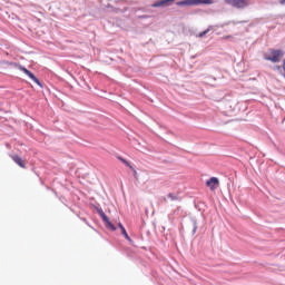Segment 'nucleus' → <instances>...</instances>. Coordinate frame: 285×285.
I'll return each instance as SVG.
<instances>
[{
    "label": "nucleus",
    "instance_id": "20e7f679",
    "mask_svg": "<svg viewBox=\"0 0 285 285\" xmlns=\"http://www.w3.org/2000/svg\"><path fill=\"white\" fill-rule=\"evenodd\" d=\"M13 66L16 68H18V70H21V72H23L24 75H27V77H29L30 79H32V81H35V83H37V86H39L40 88H43V85H41V81H39L36 77L35 73H32L30 70L26 69V67L19 65V63H13Z\"/></svg>",
    "mask_w": 285,
    "mask_h": 285
},
{
    "label": "nucleus",
    "instance_id": "ddd939ff",
    "mask_svg": "<svg viewBox=\"0 0 285 285\" xmlns=\"http://www.w3.org/2000/svg\"><path fill=\"white\" fill-rule=\"evenodd\" d=\"M118 228H120V230H121V229L125 228V227H124V225H122L121 223H119V224H118Z\"/></svg>",
    "mask_w": 285,
    "mask_h": 285
},
{
    "label": "nucleus",
    "instance_id": "39448f33",
    "mask_svg": "<svg viewBox=\"0 0 285 285\" xmlns=\"http://www.w3.org/2000/svg\"><path fill=\"white\" fill-rule=\"evenodd\" d=\"M206 186L210 188L212 191H215L219 188V179L217 177H212L206 181Z\"/></svg>",
    "mask_w": 285,
    "mask_h": 285
},
{
    "label": "nucleus",
    "instance_id": "6e6552de",
    "mask_svg": "<svg viewBox=\"0 0 285 285\" xmlns=\"http://www.w3.org/2000/svg\"><path fill=\"white\" fill-rule=\"evenodd\" d=\"M101 218L106 223V225L110 228V230H117V227L112 225V223L110 222V218H108L106 214H101Z\"/></svg>",
    "mask_w": 285,
    "mask_h": 285
},
{
    "label": "nucleus",
    "instance_id": "9d476101",
    "mask_svg": "<svg viewBox=\"0 0 285 285\" xmlns=\"http://www.w3.org/2000/svg\"><path fill=\"white\" fill-rule=\"evenodd\" d=\"M167 197H168V199H170L171 202H177V200L179 199V197L176 196V195L173 194V193H169V194L167 195Z\"/></svg>",
    "mask_w": 285,
    "mask_h": 285
},
{
    "label": "nucleus",
    "instance_id": "1a4fd4ad",
    "mask_svg": "<svg viewBox=\"0 0 285 285\" xmlns=\"http://www.w3.org/2000/svg\"><path fill=\"white\" fill-rule=\"evenodd\" d=\"M121 163L125 164V166H127L128 168H130V170H132L135 173V175H137V170H135V167H132L130 165V163H128V160L124 159V158H119Z\"/></svg>",
    "mask_w": 285,
    "mask_h": 285
},
{
    "label": "nucleus",
    "instance_id": "4468645a",
    "mask_svg": "<svg viewBox=\"0 0 285 285\" xmlns=\"http://www.w3.org/2000/svg\"><path fill=\"white\" fill-rule=\"evenodd\" d=\"M118 228H120V230H121V229L125 228V227H124V225H122L121 223H119V224H118Z\"/></svg>",
    "mask_w": 285,
    "mask_h": 285
},
{
    "label": "nucleus",
    "instance_id": "f03ea898",
    "mask_svg": "<svg viewBox=\"0 0 285 285\" xmlns=\"http://www.w3.org/2000/svg\"><path fill=\"white\" fill-rule=\"evenodd\" d=\"M202 3L205 6H210L213 4V0H184L177 2V6H200Z\"/></svg>",
    "mask_w": 285,
    "mask_h": 285
},
{
    "label": "nucleus",
    "instance_id": "f8f14e48",
    "mask_svg": "<svg viewBox=\"0 0 285 285\" xmlns=\"http://www.w3.org/2000/svg\"><path fill=\"white\" fill-rule=\"evenodd\" d=\"M212 30H213V27H209V28L206 29L205 31L198 33V37H199L200 39L204 38V37H206V33H208V32L212 31Z\"/></svg>",
    "mask_w": 285,
    "mask_h": 285
},
{
    "label": "nucleus",
    "instance_id": "7ed1b4c3",
    "mask_svg": "<svg viewBox=\"0 0 285 285\" xmlns=\"http://www.w3.org/2000/svg\"><path fill=\"white\" fill-rule=\"evenodd\" d=\"M225 3L232 6L233 8L244 9L250 6V0H224Z\"/></svg>",
    "mask_w": 285,
    "mask_h": 285
},
{
    "label": "nucleus",
    "instance_id": "2eb2a0df",
    "mask_svg": "<svg viewBox=\"0 0 285 285\" xmlns=\"http://www.w3.org/2000/svg\"><path fill=\"white\" fill-rule=\"evenodd\" d=\"M163 202H168V199L166 197L163 198Z\"/></svg>",
    "mask_w": 285,
    "mask_h": 285
},
{
    "label": "nucleus",
    "instance_id": "9b49d317",
    "mask_svg": "<svg viewBox=\"0 0 285 285\" xmlns=\"http://www.w3.org/2000/svg\"><path fill=\"white\" fill-rule=\"evenodd\" d=\"M121 230V235L128 240L131 242L130 236L128 235V232H126V227H124Z\"/></svg>",
    "mask_w": 285,
    "mask_h": 285
},
{
    "label": "nucleus",
    "instance_id": "dca6fc26",
    "mask_svg": "<svg viewBox=\"0 0 285 285\" xmlns=\"http://www.w3.org/2000/svg\"><path fill=\"white\" fill-rule=\"evenodd\" d=\"M281 3L284 4V3H285V0H281Z\"/></svg>",
    "mask_w": 285,
    "mask_h": 285
},
{
    "label": "nucleus",
    "instance_id": "423d86ee",
    "mask_svg": "<svg viewBox=\"0 0 285 285\" xmlns=\"http://www.w3.org/2000/svg\"><path fill=\"white\" fill-rule=\"evenodd\" d=\"M175 0H158L154 4H151V8H166V6H170Z\"/></svg>",
    "mask_w": 285,
    "mask_h": 285
},
{
    "label": "nucleus",
    "instance_id": "0eeeda50",
    "mask_svg": "<svg viewBox=\"0 0 285 285\" xmlns=\"http://www.w3.org/2000/svg\"><path fill=\"white\" fill-rule=\"evenodd\" d=\"M12 161L17 164L20 168H26V161L19 155L11 156Z\"/></svg>",
    "mask_w": 285,
    "mask_h": 285
},
{
    "label": "nucleus",
    "instance_id": "f257e3e1",
    "mask_svg": "<svg viewBox=\"0 0 285 285\" xmlns=\"http://www.w3.org/2000/svg\"><path fill=\"white\" fill-rule=\"evenodd\" d=\"M284 57V51L282 49H269V53L264 56L265 61H272V63H279Z\"/></svg>",
    "mask_w": 285,
    "mask_h": 285
}]
</instances>
